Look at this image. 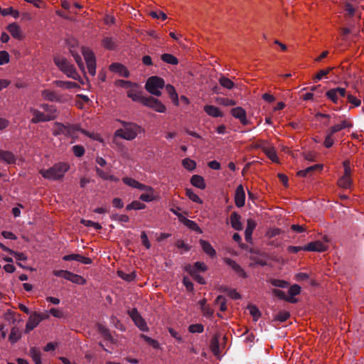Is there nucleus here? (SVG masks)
Segmentation results:
<instances>
[{
  "label": "nucleus",
  "mask_w": 364,
  "mask_h": 364,
  "mask_svg": "<svg viewBox=\"0 0 364 364\" xmlns=\"http://www.w3.org/2000/svg\"><path fill=\"white\" fill-rule=\"evenodd\" d=\"M166 90L173 100H178V94L176 93V90L173 85H167L166 86Z\"/></svg>",
  "instance_id": "59"
},
{
  "label": "nucleus",
  "mask_w": 364,
  "mask_h": 364,
  "mask_svg": "<svg viewBox=\"0 0 364 364\" xmlns=\"http://www.w3.org/2000/svg\"><path fill=\"white\" fill-rule=\"evenodd\" d=\"M148 14L154 20L165 21L167 19V15L161 11H151Z\"/></svg>",
  "instance_id": "43"
},
{
  "label": "nucleus",
  "mask_w": 364,
  "mask_h": 364,
  "mask_svg": "<svg viewBox=\"0 0 364 364\" xmlns=\"http://www.w3.org/2000/svg\"><path fill=\"white\" fill-rule=\"evenodd\" d=\"M191 183L201 190L205 189L206 187L203 177L199 175H193L191 178Z\"/></svg>",
  "instance_id": "30"
},
{
  "label": "nucleus",
  "mask_w": 364,
  "mask_h": 364,
  "mask_svg": "<svg viewBox=\"0 0 364 364\" xmlns=\"http://www.w3.org/2000/svg\"><path fill=\"white\" fill-rule=\"evenodd\" d=\"M21 338V332L18 327H13L9 336V340L11 343H16Z\"/></svg>",
  "instance_id": "35"
},
{
  "label": "nucleus",
  "mask_w": 364,
  "mask_h": 364,
  "mask_svg": "<svg viewBox=\"0 0 364 364\" xmlns=\"http://www.w3.org/2000/svg\"><path fill=\"white\" fill-rule=\"evenodd\" d=\"M182 165L186 169L191 171L195 170V168L196 167V161L189 158H186V159H183Z\"/></svg>",
  "instance_id": "45"
},
{
  "label": "nucleus",
  "mask_w": 364,
  "mask_h": 364,
  "mask_svg": "<svg viewBox=\"0 0 364 364\" xmlns=\"http://www.w3.org/2000/svg\"><path fill=\"white\" fill-rule=\"evenodd\" d=\"M328 248V246L323 243L321 241L317 240L315 242H311L306 245L304 246V251H309V252H325Z\"/></svg>",
  "instance_id": "13"
},
{
  "label": "nucleus",
  "mask_w": 364,
  "mask_h": 364,
  "mask_svg": "<svg viewBox=\"0 0 364 364\" xmlns=\"http://www.w3.org/2000/svg\"><path fill=\"white\" fill-rule=\"evenodd\" d=\"M334 134H331V132L329 130L327 131V134L326 136L325 140L323 141V145L326 148H331L334 143V140L333 139V135Z\"/></svg>",
  "instance_id": "56"
},
{
  "label": "nucleus",
  "mask_w": 364,
  "mask_h": 364,
  "mask_svg": "<svg viewBox=\"0 0 364 364\" xmlns=\"http://www.w3.org/2000/svg\"><path fill=\"white\" fill-rule=\"evenodd\" d=\"M145 208V205L138 200H134L131 203L128 204L126 207L127 210H141Z\"/></svg>",
  "instance_id": "47"
},
{
  "label": "nucleus",
  "mask_w": 364,
  "mask_h": 364,
  "mask_svg": "<svg viewBox=\"0 0 364 364\" xmlns=\"http://www.w3.org/2000/svg\"><path fill=\"white\" fill-rule=\"evenodd\" d=\"M109 70L114 73H117L124 77H128L129 76V71L124 65L119 63H112L109 65Z\"/></svg>",
  "instance_id": "16"
},
{
  "label": "nucleus",
  "mask_w": 364,
  "mask_h": 364,
  "mask_svg": "<svg viewBox=\"0 0 364 364\" xmlns=\"http://www.w3.org/2000/svg\"><path fill=\"white\" fill-rule=\"evenodd\" d=\"M186 196L193 202L202 204L203 200L199 198V196L196 194L191 189L187 188L186 190Z\"/></svg>",
  "instance_id": "50"
},
{
  "label": "nucleus",
  "mask_w": 364,
  "mask_h": 364,
  "mask_svg": "<svg viewBox=\"0 0 364 364\" xmlns=\"http://www.w3.org/2000/svg\"><path fill=\"white\" fill-rule=\"evenodd\" d=\"M7 30L15 38L21 39L23 37L21 31L18 24H8Z\"/></svg>",
  "instance_id": "32"
},
{
  "label": "nucleus",
  "mask_w": 364,
  "mask_h": 364,
  "mask_svg": "<svg viewBox=\"0 0 364 364\" xmlns=\"http://www.w3.org/2000/svg\"><path fill=\"white\" fill-rule=\"evenodd\" d=\"M1 14L3 16H11L15 19H17L20 16L19 11L11 6L3 9Z\"/></svg>",
  "instance_id": "40"
},
{
  "label": "nucleus",
  "mask_w": 364,
  "mask_h": 364,
  "mask_svg": "<svg viewBox=\"0 0 364 364\" xmlns=\"http://www.w3.org/2000/svg\"><path fill=\"white\" fill-rule=\"evenodd\" d=\"M128 314L134 321V324L142 331H148L149 328L145 320L140 315L136 308L128 311Z\"/></svg>",
  "instance_id": "9"
},
{
  "label": "nucleus",
  "mask_w": 364,
  "mask_h": 364,
  "mask_svg": "<svg viewBox=\"0 0 364 364\" xmlns=\"http://www.w3.org/2000/svg\"><path fill=\"white\" fill-rule=\"evenodd\" d=\"M225 262L230 266L240 277L246 278L247 277L245 271L235 260L230 258H225Z\"/></svg>",
  "instance_id": "17"
},
{
  "label": "nucleus",
  "mask_w": 364,
  "mask_h": 364,
  "mask_svg": "<svg viewBox=\"0 0 364 364\" xmlns=\"http://www.w3.org/2000/svg\"><path fill=\"white\" fill-rule=\"evenodd\" d=\"M54 63L56 66L68 77L74 80L80 79V77L75 70L74 65L70 64L66 58L63 57H55L54 58Z\"/></svg>",
  "instance_id": "4"
},
{
  "label": "nucleus",
  "mask_w": 364,
  "mask_h": 364,
  "mask_svg": "<svg viewBox=\"0 0 364 364\" xmlns=\"http://www.w3.org/2000/svg\"><path fill=\"white\" fill-rule=\"evenodd\" d=\"M182 221H183V223L189 229L194 230L199 233L202 232L201 229L200 228V227L198 225V224L195 221L187 219L186 218H183Z\"/></svg>",
  "instance_id": "38"
},
{
  "label": "nucleus",
  "mask_w": 364,
  "mask_h": 364,
  "mask_svg": "<svg viewBox=\"0 0 364 364\" xmlns=\"http://www.w3.org/2000/svg\"><path fill=\"white\" fill-rule=\"evenodd\" d=\"M269 283H270L272 286L275 287H279V288H282V289H285V288H287L289 285V282L285 281V280H282V279H269L268 280Z\"/></svg>",
  "instance_id": "41"
},
{
  "label": "nucleus",
  "mask_w": 364,
  "mask_h": 364,
  "mask_svg": "<svg viewBox=\"0 0 364 364\" xmlns=\"http://www.w3.org/2000/svg\"><path fill=\"white\" fill-rule=\"evenodd\" d=\"M64 261H77L82 264H89L92 263V259L90 257H84L79 254H70L63 257Z\"/></svg>",
  "instance_id": "18"
},
{
  "label": "nucleus",
  "mask_w": 364,
  "mask_h": 364,
  "mask_svg": "<svg viewBox=\"0 0 364 364\" xmlns=\"http://www.w3.org/2000/svg\"><path fill=\"white\" fill-rule=\"evenodd\" d=\"M33 117L31 119V122L35 124L41 122H49L53 120V117L47 116L43 112H41V111L37 109L33 110Z\"/></svg>",
  "instance_id": "20"
},
{
  "label": "nucleus",
  "mask_w": 364,
  "mask_h": 364,
  "mask_svg": "<svg viewBox=\"0 0 364 364\" xmlns=\"http://www.w3.org/2000/svg\"><path fill=\"white\" fill-rule=\"evenodd\" d=\"M161 60L171 65H177L178 63V59L173 55L169 53H164L161 56Z\"/></svg>",
  "instance_id": "42"
},
{
  "label": "nucleus",
  "mask_w": 364,
  "mask_h": 364,
  "mask_svg": "<svg viewBox=\"0 0 364 364\" xmlns=\"http://www.w3.org/2000/svg\"><path fill=\"white\" fill-rule=\"evenodd\" d=\"M41 107L47 112V114H46L47 116L53 117V119L57 117V109L55 106L48 104H43L41 105Z\"/></svg>",
  "instance_id": "37"
},
{
  "label": "nucleus",
  "mask_w": 364,
  "mask_h": 364,
  "mask_svg": "<svg viewBox=\"0 0 364 364\" xmlns=\"http://www.w3.org/2000/svg\"><path fill=\"white\" fill-rule=\"evenodd\" d=\"M326 97L330 99L333 103H337L338 100V93L335 88L331 89L326 93Z\"/></svg>",
  "instance_id": "58"
},
{
  "label": "nucleus",
  "mask_w": 364,
  "mask_h": 364,
  "mask_svg": "<svg viewBox=\"0 0 364 364\" xmlns=\"http://www.w3.org/2000/svg\"><path fill=\"white\" fill-rule=\"evenodd\" d=\"M118 85L127 90L131 89L132 87H136V82H132L131 81L124 80H118Z\"/></svg>",
  "instance_id": "62"
},
{
  "label": "nucleus",
  "mask_w": 364,
  "mask_h": 364,
  "mask_svg": "<svg viewBox=\"0 0 364 364\" xmlns=\"http://www.w3.org/2000/svg\"><path fill=\"white\" fill-rule=\"evenodd\" d=\"M82 54L84 56L89 73L94 76L96 73V63L94 53L87 48H81Z\"/></svg>",
  "instance_id": "6"
},
{
  "label": "nucleus",
  "mask_w": 364,
  "mask_h": 364,
  "mask_svg": "<svg viewBox=\"0 0 364 364\" xmlns=\"http://www.w3.org/2000/svg\"><path fill=\"white\" fill-rule=\"evenodd\" d=\"M199 242L201 248L205 254L209 255L210 257H214L216 255V252L210 242L204 240H200Z\"/></svg>",
  "instance_id": "26"
},
{
  "label": "nucleus",
  "mask_w": 364,
  "mask_h": 364,
  "mask_svg": "<svg viewBox=\"0 0 364 364\" xmlns=\"http://www.w3.org/2000/svg\"><path fill=\"white\" fill-rule=\"evenodd\" d=\"M44 318H46V316L43 314L37 312L33 313L26 323L25 332L28 333L34 329Z\"/></svg>",
  "instance_id": "10"
},
{
  "label": "nucleus",
  "mask_w": 364,
  "mask_h": 364,
  "mask_svg": "<svg viewBox=\"0 0 364 364\" xmlns=\"http://www.w3.org/2000/svg\"><path fill=\"white\" fill-rule=\"evenodd\" d=\"M207 266L204 262H196L193 265L188 264L186 266L185 270L187 272H191L192 271L198 273V272H205L207 270Z\"/></svg>",
  "instance_id": "22"
},
{
  "label": "nucleus",
  "mask_w": 364,
  "mask_h": 364,
  "mask_svg": "<svg viewBox=\"0 0 364 364\" xmlns=\"http://www.w3.org/2000/svg\"><path fill=\"white\" fill-rule=\"evenodd\" d=\"M80 223L83 224L86 227H92L95 230H99L102 229V226L100 224L93 222L92 220L82 219Z\"/></svg>",
  "instance_id": "55"
},
{
  "label": "nucleus",
  "mask_w": 364,
  "mask_h": 364,
  "mask_svg": "<svg viewBox=\"0 0 364 364\" xmlns=\"http://www.w3.org/2000/svg\"><path fill=\"white\" fill-rule=\"evenodd\" d=\"M323 165L322 164H316L314 166H311L309 167H307L304 170L299 171L297 172V176L299 177H306L309 175H311L313 172L315 171H321L323 169Z\"/></svg>",
  "instance_id": "23"
},
{
  "label": "nucleus",
  "mask_w": 364,
  "mask_h": 364,
  "mask_svg": "<svg viewBox=\"0 0 364 364\" xmlns=\"http://www.w3.org/2000/svg\"><path fill=\"white\" fill-rule=\"evenodd\" d=\"M0 159L9 164H14L16 162V157L14 154L9 151L0 150Z\"/></svg>",
  "instance_id": "31"
},
{
  "label": "nucleus",
  "mask_w": 364,
  "mask_h": 364,
  "mask_svg": "<svg viewBox=\"0 0 364 364\" xmlns=\"http://www.w3.org/2000/svg\"><path fill=\"white\" fill-rule=\"evenodd\" d=\"M256 225V222L254 220H252V218L247 220V228L245 232V240L247 242H249L252 239V235Z\"/></svg>",
  "instance_id": "27"
},
{
  "label": "nucleus",
  "mask_w": 364,
  "mask_h": 364,
  "mask_svg": "<svg viewBox=\"0 0 364 364\" xmlns=\"http://www.w3.org/2000/svg\"><path fill=\"white\" fill-rule=\"evenodd\" d=\"M141 86L136 83V87H132L127 92V97L131 98L134 102L142 103L144 96L142 95Z\"/></svg>",
  "instance_id": "12"
},
{
  "label": "nucleus",
  "mask_w": 364,
  "mask_h": 364,
  "mask_svg": "<svg viewBox=\"0 0 364 364\" xmlns=\"http://www.w3.org/2000/svg\"><path fill=\"white\" fill-rule=\"evenodd\" d=\"M70 169V165L65 162H58L48 169L40 170V174L46 179L59 181L62 179L65 173Z\"/></svg>",
  "instance_id": "2"
},
{
  "label": "nucleus",
  "mask_w": 364,
  "mask_h": 364,
  "mask_svg": "<svg viewBox=\"0 0 364 364\" xmlns=\"http://www.w3.org/2000/svg\"><path fill=\"white\" fill-rule=\"evenodd\" d=\"M76 132H80L86 136H90V134L82 129L79 124H64L60 122H55L54 124V129L53 134L55 136L65 135L67 136H73Z\"/></svg>",
  "instance_id": "3"
},
{
  "label": "nucleus",
  "mask_w": 364,
  "mask_h": 364,
  "mask_svg": "<svg viewBox=\"0 0 364 364\" xmlns=\"http://www.w3.org/2000/svg\"><path fill=\"white\" fill-rule=\"evenodd\" d=\"M141 104L160 113H164L166 110L165 105L160 100L151 96L145 97Z\"/></svg>",
  "instance_id": "8"
},
{
  "label": "nucleus",
  "mask_w": 364,
  "mask_h": 364,
  "mask_svg": "<svg viewBox=\"0 0 364 364\" xmlns=\"http://www.w3.org/2000/svg\"><path fill=\"white\" fill-rule=\"evenodd\" d=\"M290 317V314L288 311H282L279 312L275 316V320L280 322L286 321Z\"/></svg>",
  "instance_id": "61"
},
{
  "label": "nucleus",
  "mask_w": 364,
  "mask_h": 364,
  "mask_svg": "<svg viewBox=\"0 0 364 364\" xmlns=\"http://www.w3.org/2000/svg\"><path fill=\"white\" fill-rule=\"evenodd\" d=\"M28 354L36 364H42L41 358V353L38 348L36 347L31 348Z\"/></svg>",
  "instance_id": "34"
},
{
  "label": "nucleus",
  "mask_w": 364,
  "mask_h": 364,
  "mask_svg": "<svg viewBox=\"0 0 364 364\" xmlns=\"http://www.w3.org/2000/svg\"><path fill=\"white\" fill-rule=\"evenodd\" d=\"M272 294L278 297L280 299L284 300L286 301H288L291 304H295L297 302V299L292 298V297H288V296L286 295L284 291L278 289H272Z\"/></svg>",
  "instance_id": "29"
},
{
  "label": "nucleus",
  "mask_w": 364,
  "mask_h": 364,
  "mask_svg": "<svg viewBox=\"0 0 364 364\" xmlns=\"http://www.w3.org/2000/svg\"><path fill=\"white\" fill-rule=\"evenodd\" d=\"M68 46L69 47L70 53L74 58L76 63L77 64L79 68L82 70H85V66L82 61V59L80 54L78 53L77 50V48L78 47V41L74 38H71L68 40Z\"/></svg>",
  "instance_id": "7"
},
{
  "label": "nucleus",
  "mask_w": 364,
  "mask_h": 364,
  "mask_svg": "<svg viewBox=\"0 0 364 364\" xmlns=\"http://www.w3.org/2000/svg\"><path fill=\"white\" fill-rule=\"evenodd\" d=\"M97 331L104 337V338L111 343H114V339L109 330L102 324H97Z\"/></svg>",
  "instance_id": "28"
},
{
  "label": "nucleus",
  "mask_w": 364,
  "mask_h": 364,
  "mask_svg": "<svg viewBox=\"0 0 364 364\" xmlns=\"http://www.w3.org/2000/svg\"><path fill=\"white\" fill-rule=\"evenodd\" d=\"M165 86V81L163 78L159 76H151L149 77L146 83L144 88L150 94L155 96H161V89Z\"/></svg>",
  "instance_id": "5"
},
{
  "label": "nucleus",
  "mask_w": 364,
  "mask_h": 364,
  "mask_svg": "<svg viewBox=\"0 0 364 364\" xmlns=\"http://www.w3.org/2000/svg\"><path fill=\"white\" fill-rule=\"evenodd\" d=\"M204 111L210 117H223V113L214 105H205L204 107Z\"/></svg>",
  "instance_id": "25"
},
{
  "label": "nucleus",
  "mask_w": 364,
  "mask_h": 364,
  "mask_svg": "<svg viewBox=\"0 0 364 364\" xmlns=\"http://www.w3.org/2000/svg\"><path fill=\"white\" fill-rule=\"evenodd\" d=\"M217 103L219 105H222L223 106H233L236 105V102L233 100L224 98V97H218L216 99Z\"/></svg>",
  "instance_id": "53"
},
{
  "label": "nucleus",
  "mask_w": 364,
  "mask_h": 364,
  "mask_svg": "<svg viewBox=\"0 0 364 364\" xmlns=\"http://www.w3.org/2000/svg\"><path fill=\"white\" fill-rule=\"evenodd\" d=\"M264 153L273 162H277L278 157L274 148H266L264 149Z\"/></svg>",
  "instance_id": "51"
},
{
  "label": "nucleus",
  "mask_w": 364,
  "mask_h": 364,
  "mask_svg": "<svg viewBox=\"0 0 364 364\" xmlns=\"http://www.w3.org/2000/svg\"><path fill=\"white\" fill-rule=\"evenodd\" d=\"M230 113L235 118L238 119L243 125L249 124V120H247L246 117V112L242 107H237L232 108Z\"/></svg>",
  "instance_id": "14"
},
{
  "label": "nucleus",
  "mask_w": 364,
  "mask_h": 364,
  "mask_svg": "<svg viewBox=\"0 0 364 364\" xmlns=\"http://www.w3.org/2000/svg\"><path fill=\"white\" fill-rule=\"evenodd\" d=\"M351 184V179L350 177L343 176L341 177L338 181V185L343 188H350Z\"/></svg>",
  "instance_id": "46"
},
{
  "label": "nucleus",
  "mask_w": 364,
  "mask_h": 364,
  "mask_svg": "<svg viewBox=\"0 0 364 364\" xmlns=\"http://www.w3.org/2000/svg\"><path fill=\"white\" fill-rule=\"evenodd\" d=\"M53 84L58 87L68 90L80 88V85L77 83L70 81L55 80L53 82Z\"/></svg>",
  "instance_id": "24"
},
{
  "label": "nucleus",
  "mask_w": 364,
  "mask_h": 364,
  "mask_svg": "<svg viewBox=\"0 0 364 364\" xmlns=\"http://www.w3.org/2000/svg\"><path fill=\"white\" fill-rule=\"evenodd\" d=\"M333 67H328L326 69L319 70L315 75L314 80L315 82L321 80L323 77H326L331 70H333Z\"/></svg>",
  "instance_id": "48"
},
{
  "label": "nucleus",
  "mask_w": 364,
  "mask_h": 364,
  "mask_svg": "<svg viewBox=\"0 0 364 364\" xmlns=\"http://www.w3.org/2000/svg\"><path fill=\"white\" fill-rule=\"evenodd\" d=\"M288 292L289 294V296H288V297L294 298V296L300 294L301 287L297 284H294L291 287H290Z\"/></svg>",
  "instance_id": "63"
},
{
  "label": "nucleus",
  "mask_w": 364,
  "mask_h": 364,
  "mask_svg": "<svg viewBox=\"0 0 364 364\" xmlns=\"http://www.w3.org/2000/svg\"><path fill=\"white\" fill-rule=\"evenodd\" d=\"M42 97L48 101L60 102L62 97L58 95L55 91L50 90H44L41 92Z\"/></svg>",
  "instance_id": "19"
},
{
  "label": "nucleus",
  "mask_w": 364,
  "mask_h": 364,
  "mask_svg": "<svg viewBox=\"0 0 364 364\" xmlns=\"http://www.w3.org/2000/svg\"><path fill=\"white\" fill-rule=\"evenodd\" d=\"M219 82L222 87L227 88L228 90L232 89L235 86V83L230 79L225 76H221L219 78Z\"/></svg>",
  "instance_id": "44"
},
{
  "label": "nucleus",
  "mask_w": 364,
  "mask_h": 364,
  "mask_svg": "<svg viewBox=\"0 0 364 364\" xmlns=\"http://www.w3.org/2000/svg\"><path fill=\"white\" fill-rule=\"evenodd\" d=\"M352 124L350 122H348L346 120H343L341 124H336L331 127L328 130L331 132V134H336L338 132L341 131L343 129L351 127Z\"/></svg>",
  "instance_id": "36"
},
{
  "label": "nucleus",
  "mask_w": 364,
  "mask_h": 364,
  "mask_svg": "<svg viewBox=\"0 0 364 364\" xmlns=\"http://www.w3.org/2000/svg\"><path fill=\"white\" fill-rule=\"evenodd\" d=\"M73 154L77 157H81L85 154V148L81 145H75L72 148Z\"/></svg>",
  "instance_id": "60"
},
{
  "label": "nucleus",
  "mask_w": 364,
  "mask_h": 364,
  "mask_svg": "<svg viewBox=\"0 0 364 364\" xmlns=\"http://www.w3.org/2000/svg\"><path fill=\"white\" fill-rule=\"evenodd\" d=\"M235 203L237 208H242L245 203V193L242 185L237 187L235 194Z\"/></svg>",
  "instance_id": "15"
},
{
  "label": "nucleus",
  "mask_w": 364,
  "mask_h": 364,
  "mask_svg": "<svg viewBox=\"0 0 364 364\" xmlns=\"http://www.w3.org/2000/svg\"><path fill=\"white\" fill-rule=\"evenodd\" d=\"M141 338L144 340V341L148 343L149 345L151 346L154 348L158 349L159 348V343L157 341L151 338V337L144 335L141 334Z\"/></svg>",
  "instance_id": "49"
},
{
  "label": "nucleus",
  "mask_w": 364,
  "mask_h": 364,
  "mask_svg": "<svg viewBox=\"0 0 364 364\" xmlns=\"http://www.w3.org/2000/svg\"><path fill=\"white\" fill-rule=\"evenodd\" d=\"M247 309L255 321H257L261 316V313L256 306L249 305Z\"/></svg>",
  "instance_id": "54"
},
{
  "label": "nucleus",
  "mask_w": 364,
  "mask_h": 364,
  "mask_svg": "<svg viewBox=\"0 0 364 364\" xmlns=\"http://www.w3.org/2000/svg\"><path fill=\"white\" fill-rule=\"evenodd\" d=\"M215 304L219 305L220 310L221 311H225L227 310L226 299L223 295H219L217 296L215 299Z\"/></svg>",
  "instance_id": "52"
},
{
  "label": "nucleus",
  "mask_w": 364,
  "mask_h": 364,
  "mask_svg": "<svg viewBox=\"0 0 364 364\" xmlns=\"http://www.w3.org/2000/svg\"><path fill=\"white\" fill-rule=\"evenodd\" d=\"M188 331L193 333H202L204 331V326L200 323L191 324L188 326Z\"/></svg>",
  "instance_id": "57"
},
{
  "label": "nucleus",
  "mask_w": 364,
  "mask_h": 364,
  "mask_svg": "<svg viewBox=\"0 0 364 364\" xmlns=\"http://www.w3.org/2000/svg\"><path fill=\"white\" fill-rule=\"evenodd\" d=\"M122 128L116 130L114 137L121 138L127 141L134 139L139 134L144 132V129L134 122L120 121Z\"/></svg>",
  "instance_id": "1"
},
{
  "label": "nucleus",
  "mask_w": 364,
  "mask_h": 364,
  "mask_svg": "<svg viewBox=\"0 0 364 364\" xmlns=\"http://www.w3.org/2000/svg\"><path fill=\"white\" fill-rule=\"evenodd\" d=\"M241 216L237 212H232L230 217V224L232 228L236 230H241L243 228L240 221Z\"/></svg>",
  "instance_id": "21"
},
{
  "label": "nucleus",
  "mask_w": 364,
  "mask_h": 364,
  "mask_svg": "<svg viewBox=\"0 0 364 364\" xmlns=\"http://www.w3.org/2000/svg\"><path fill=\"white\" fill-rule=\"evenodd\" d=\"M111 322L113 323L115 328L121 330L122 331H125V327L121 323V321L114 316H112L110 318Z\"/></svg>",
  "instance_id": "64"
},
{
  "label": "nucleus",
  "mask_w": 364,
  "mask_h": 364,
  "mask_svg": "<svg viewBox=\"0 0 364 364\" xmlns=\"http://www.w3.org/2000/svg\"><path fill=\"white\" fill-rule=\"evenodd\" d=\"M250 252L252 254V255L250 257V259L253 261L255 264L262 267L267 264V255L265 252H261L257 250L252 248L250 250Z\"/></svg>",
  "instance_id": "11"
},
{
  "label": "nucleus",
  "mask_w": 364,
  "mask_h": 364,
  "mask_svg": "<svg viewBox=\"0 0 364 364\" xmlns=\"http://www.w3.org/2000/svg\"><path fill=\"white\" fill-rule=\"evenodd\" d=\"M219 337V335L216 334L212 338L210 341V348L215 355H218L220 353Z\"/></svg>",
  "instance_id": "33"
},
{
  "label": "nucleus",
  "mask_w": 364,
  "mask_h": 364,
  "mask_svg": "<svg viewBox=\"0 0 364 364\" xmlns=\"http://www.w3.org/2000/svg\"><path fill=\"white\" fill-rule=\"evenodd\" d=\"M67 280L77 284H84L86 282L85 279L82 277L71 272H69Z\"/></svg>",
  "instance_id": "39"
}]
</instances>
